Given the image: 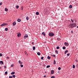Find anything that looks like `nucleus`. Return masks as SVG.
I'll use <instances>...</instances> for the list:
<instances>
[{
	"label": "nucleus",
	"instance_id": "1",
	"mask_svg": "<svg viewBox=\"0 0 78 78\" xmlns=\"http://www.w3.org/2000/svg\"><path fill=\"white\" fill-rule=\"evenodd\" d=\"M76 26H77V25L76 24H70L69 27V28H75V27H76Z\"/></svg>",
	"mask_w": 78,
	"mask_h": 78
},
{
	"label": "nucleus",
	"instance_id": "2",
	"mask_svg": "<svg viewBox=\"0 0 78 78\" xmlns=\"http://www.w3.org/2000/svg\"><path fill=\"white\" fill-rule=\"evenodd\" d=\"M55 34L53 32H50L49 33V35L50 37H53V36H54Z\"/></svg>",
	"mask_w": 78,
	"mask_h": 78
},
{
	"label": "nucleus",
	"instance_id": "3",
	"mask_svg": "<svg viewBox=\"0 0 78 78\" xmlns=\"http://www.w3.org/2000/svg\"><path fill=\"white\" fill-rule=\"evenodd\" d=\"M8 25V23H3L2 24H1L0 26L1 27H4V26H6V25Z\"/></svg>",
	"mask_w": 78,
	"mask_h": 78
},
{
	"label": "nucleus",
	"instance_id": "4",
	"mask_svg": "<svg viewBox=\"0 0 78 78\" xmlns=\"http://www.w3.org/2000/svg\"><path fill=\"white\" fill-rule=\"evenodd\" d=\"M64 45H65V46H66V47H68V46H69V43L67 42H65L64 43Z\"/></svg>",
	"mask_w": 78,
	"mask_h": 78
},
{
	"label": "nucleus",
	"instance_id": "5",
	"mask_svg": "<svg viewBox=\"0 0 78 78\" xmlns=\"http://www.w3.org/2000/svg\"><path fill=\"white\" fill-rule=\"evenodd\" d=\"M54 72H55V71H54V70H52L51 71V74H53Z\"/></svg>",
	"mask_w": 78,
	"mask_h": 78
},
{
	"label": "nucleus",
	"instance_id": "6",
	"mask_svg": "<svg viewBox=\"0 0 78 78\" xmlns=\"http://www.w3.org/2000/svg\"><path fill=\"white\" fill-rule=\"evenodd\" d=\"M28 36L27 34L25 35V36H24V39H25L26 37H28Z\"/></svg>",
	"mask_w": 78,
	"mask_h": 78
},
{
	"label": "nucleus",
	"instance_id": "7",
	"mask_svg": "<svg viewBox=\"0 0 78 78\" xmlns=\"http://www.w3.org/2000/svg\"><path fill=\"white\" fill-rule=\"evenodd\" d=\"M42 35H44V36H45V33L44 32H43L42 33Z\"/></svg>",
	"mask_w": 78,
	"mask_h": 78
},
{
	"label": "nucleus",
	"instance_id": "8",
	"mask_svg": "<svg viewBox=\"0 0 78 78\" xmlns=\"http://www.w3.org/2000/svg\"><path fill=\"white\" fill-rule=\"evenodd\" d=\"M0 64H1L2 65L3 64V61H0Z\"/></svg>",
	"mask_w": 78,
	"mask_h": 78
},
{
	"label": "nucleus",
	"instance_id": "9",
	"mask_svg": "<svg viewBox=\"0 0 78 78\" xmlns=\"http://www.w3.org/2000/svg\"><path fill=\"white\" fill-rule=\"evenodd\" d=\"M16 25V22H14L13 23V25Z\"/></svg>",
	"mask_w": 78,
	"mask_h": 78
},
{
	"label": "nucleus",
	"instance_id": "10",
	"mask_svg": "<svg viewBox=\"0 0 78 78\" xmlns=\"http://www.w3.org/2000/svg\"><path fill=\"white\" fill-rule=\"evenodd\" d=\"M17 21L18 22H21V19H18L17 20Z\"/></svg>",
	"mask_w": 78,
	"mask_h": 78
},
{
	"label": "nucleus",
	"instance_id": "11",
	"mask_svg": "<svg viewBox=\"0 0 78 78\" xmlns=\"http://www.w3.org/2000/svg\"><path fill=\"white\" fill-rule=\"evenodd\" d=\"M20 36H21V34H20V33H19L17 34L18 37H20Z\"/></svg>",
	"mask_w": 78,
	"mask_h": 78
},
{
	"label": "nucleus",
	"instance_id": "12",
	"mask_svg": "<svg viewBox=\"0 0 78 78\" xmlns=\"http://www.w3.org/2000/svg\"><path fill=\"white\" fill-rule=\"evenodd\" d=\"M68 50H66L65 52V54L66 55V53H67L68 52Z\"/></svg>",
	"mask_w": 78,
	"mask_h": 78
},
{
	"label": "nucleus",
	"instance_id": "13",
	"mask_svg": "<svg viewBox=\"0 0 78 78\" xmlns=\"http://www.w3.org/2000/svg\"><path fill=\"white\" fill-rule=\"evenodd\" d=\"M15 74V72H13L11 73V75H14Z\"/></svg>",
	"mask_w": 78,
	"mask_h": 78
},
{
	"label": "nucleus",
	"instance_id": "14",
	"mask_svg": "<svg viewBox=\"0 0 78 78\" xmlns=\"http://www.w3.org/2000/svg\"><path fill=\"white\" fill-rule=\"evenodd\" d=\"M5 11H8V9L7 8H5Z\"/></svg>",
	"mask_w": 78,
	"mask_h": 78
},
{
	"label": "nucleus",
	"instance_id": "15",
	"mask_svg": "<svg viewBox=\"0 0 78 78\" xmlns=\"http://www.w3.org/2000/svg\"><path fill=\"white\" fill-rule=\"evenodd\" d=\"M8 30V28H6L5 29V31H7Z\"/></svg>",
	"mask_w": 78,
	"mask_h": 78
},
{
	"label": "nucleus",
	"instance_id": "16",
	"mask_svg": "<svg viewBox=\"0 0 78 78\" xmlns=\"http://www.w3.org/2000/svg\"><path fill=\"white\" fill-rule=\"evenodd\" d=\"M36 15H39V12H36Z\"/></svg>",
	"mask_w": 78,
	"mask_h": 78
},
{
	"label": "nucleus",
	"instance_id": "17",
	"mask_svg": "<svg viewBox=\"0 0 78 78\" xmlns=\"http://www.w3.org/2000/svg\"><path fill=\"white\" fill-rule=\"evenodd\" d=\"M69 8H70V9L72 8V5H70L69 6Z\"/></svg>",
	"mask_w": 78,
	"mask_h": 78
},
{
	"label": "nucleus",
	"instance_id": "18",
	"mask_svg": "<svg viewBox=\"0 0 78 78\" xmlns=\"http://www.w3.org/2000/svg\"><path fill=\"white\" fill-rule=\"evenodd\" d=\"M47 58L48 59H50L51 58V57H50V56H48Z\"/></svg>",
	"mask_w": 78,
	"mask_h": 78
},
{
	"label": "nucleus",
	"instance_id": "19",
	"mask_svg": "<svg viewBox=\"0 0 78 78\" xmlns=\"http://www.w3.org/2000/svg\"><path fill=\"white\" fill-rule=\"evenodd\" d=\"M37 55H38V56H40V55H41V53H40V52H37Z\"/></svg>",
	"mask_w": 78,
	"mask_h": 78
},
{
	"label": "nucleus",
	"instance_id": "20",
	"mask_svg": "<svg viewBox=\"0 0 78 78\" xmlns=\"http://www.w3.org/2000/svg\"><path fill=\"white\" fill-rule=\"evenodd\" d=\"M19 7V5H16V9H18Z\"/></svg>",
	"mask_w": 78,
	"mask_h": 78
},
{
	"label": "nucleus",
	"instance_id": "21",
	"mask_svg": "<svg viewBox=\"0 0 78 78\" xmlns=\"http://www.w3.org/2000/svg\"><path fill=\"white\" fill-rule=\"evenodd\" d=\"M35 48H36V47H35V46L33 47V50H35Z\"/></svg>",
	"mask_w": 78,
	"mask_h": 78
},
{
	"label": "nucleus",
	"instance_id": "22",
	"mask_svg": "<svg viewBox=\"0 0 78 78\" xmlns=\"http://www.w3.org/2000/svg\"><path fill=\"white\" fill-rule=\"evenodd\" d=\"M66 47H65V46H64L62 47V49H63V50H65V49H66Z\"/></svg>",
	"mask_w": 78,
	"mask_h": 78
},
{
	"label": "nucleus",
	"instance_id": "23",
	"mask_svg": "<svg viewBox=\"0 0 78 78\" xmlns=\"http://www.w3.org/2000/svg\"><path fill=\"white\" fill-rule=\"evenodd\" d=\"M26 19L27 20H29V18L28 17H26Z\"/></svg>",
	"mask_w": 78,
	"mask_h": 78
},
{
	"label": "nucleus",
	"instance_id": "24",
	"mask_svg": "<svg viewBox=\"0 0 78 78\" xmlns=\"http://www.w3.org/2000/svg\"><path fill=\"white\" fill-rule=\"evenodd\" d=\"M49 67H50V65L47 66H46V68H49Z\"/></svg>",
	"mask_w": 78,
	"mask_h": 78
},
{
	"label": "nucleus",
	"instance_id": "25",
	"mask_svg": "<svg viewBox=\"0 0 78 78\" xmlns=\"http://www.w3.org/2000/svg\"><path fill=\"white\" fill-rule=\"evenodd\" d=\"M43 66H44V67H46V65L45 64H43Z\"/></svg>",
	"mask_w": 78,
	"mask_h": 78
},
{
	"label": "nucleus",
	"instance_id": "26",
	"mask_svg": "<svg viewBox=\"0 0 78 78\" xmlns=\"http://www.w3.org/2000/svg\"><path fill=\"white\" fill-rule=\"evenodd\" d=\"M73 69H75V65H73Z\"/></svg>",
	"mask_w": 78,
	"mask_h": 78
},
{
	"label": "nucleus",
	"instance_id": "27",
	"mask_svg": "<svg viewBox=\"0 0 78 78\" xmlns=\"http://www.w3.org/2000/svg\"><path fill=\"white\" fill-rule=\"evenodd\" d=\"M53 64H56V61L54 60Z\"/></svg>",
	"mask_w": 78,
	"mask_h": 78
},
{
	"label": "nucleus",
	"instance_id": "28",
	"mask_svg": "<svg viewBox=\"0 0 78 78\" xmlns=\"http://www.w3.org/2000/svg\"><path fill=\"white\" fill-rule=\"evenodd\" d=\"M12 77L13 78H15V77H16V75H12Z\"/></svg>",
	"mask_w": 78,
	"mask_h": 78
},
{
	"label": "nucleus",
	"instance_id": "29",
	"mask_svg": "<svg viewBox=\"0 0 78 78\" xmlns=\"http://www.w3.org/2000/svg\"><path fill=\"white\" fill-rule=\"evenodd\" d=\"M23 6H22L21 7V10L22 11V10H23Z\"/></svg>",
	"mask_w": 78,
	"mask_h": 78
},
{
	"label": "nucleus",
	"instance_id": "30",
	"mask_svg": "<svg viewBox=\"0 0 78 78\" xmlns=\"http://www.w3.org/2000/svg\"><path fill=\"white\" fill-rule=\"evenodd\" d=\"M51 56H53V57H55V56H56V55H51Z\"/></svg>",
	"mask_w": 78,
	"mask_h": 78
},
{
	"label": "nucleus",
	"instance_id": "31",
	"mask_svg": "<svg viewBox=\"0 0 78 78\" xmlns=\"http://www.w3.org/2000/svg\"><path fill=\"white\" fill-rule=\"evenodd\" d=\"M55 52H56V54H58V51L56 50Z\"/></svg>",
	"mask_w": 78,
	"mask_h": 78
},
{
	"label": "nucleus",
	"instance_id": "32",
	"mask_svg": "<svg viewBox=\"0 0 78 78\" xmlns=\"http://www.w3.org/2000/svg\"><path fill=\"white\" fill-rule=\"evenodd\" d=\"M61 67H59L58 68V70H61Z\"/></svg>",
	"mask_w": 78,
	"mask_h": 78
},
{
	"label": "nucleus",
	"instance_id": "33",
	"mask_svg": "<svg viewBox=\"0 0 78 78\" xmlns=\"http://www.w3.org/2000/svg\"><path fill=\"white\" fill-rule=\"evenodd\" d=\"M5 75H7V74H8V72L6 71V72H5Z\"/></svg>",
	"mask_w": 78,
	"mask_h": 78
},
{
	"label": "nucleus",
	"instance_id": "34",
	"mask_svg": "<svg viewBox=\"0 0 78 78\" xmlns=\"http://www.w3.org/2000/svg\"><path fill=\"white\" fill-rule=\"evenodd\" d=\"M67 56H70V54H69V53L67 54Z\"/></svg>",
	"mask_w": 78,
	"mask_h": 78
},
{
	"label": "nucleus",
	"instance_id": "35",
	"mask_svg": "<svg viewBox=\"0 0 78 78\" xmlns=\"http://www.w3.org/2000/svg\"><path fill=\"white\" fill-rule=\"evenodd\" d=\"M41 59H42V60H44V57H42L41 58Z\"/></svg>",
	"mask_w": 78,
	"mask_h": 78
},
{
	"label": "nucleus",
	"instance_id": "36",
	"mask_svg": "<svg viewBox=\"0 0 78 78\" xmlns=\"http://www.w3.org/2000/svg\"><path fill=\"white\" fill-rule=\"evenodd\" d=\"M20 66L21 67H23V65H20Z\"/></svg>",
	"mask_w": 78,
	"mask_h": 78
},
{
	"label": "nucleus",
	"instance_id": "37",
	"mask_svg": "<svg viewBox=\"0 0 78 78\" xmlns=\"http://www.w3.org/2000/svg\"><path fill=\"white\" fill-rule=\"evenodd\" d=\"M56 48L57 49H59V46L57 47Z\"/></svg>",
	"mask_w": 78,
	"mask_h": 78
},
{
	"label": "nucleus",
	"instance_id": "38",
	"mask_svg": "<svg viewBox=\"0 0 78 78\" xmlns=\"http://www.w3.org/2000/svg\"><path fill=\"white\" fill-rule=\"evenodd\" d=\"M3 56V54L2 53L0 54V56Z\"/></svg>",
	"mask_w": 78,
	"mask_h": 78
},
{
	"label": "nucleus",
	"instance_id": "39",
	"mask_svg": "<svg viewBox=\"0 0 78 78\" xmlns=\"http://www.w3.org/2000/svg\"><path fill=\"white\" fill-rule=\"evenodd\" d=\"M51 78H55V76H51Z\"/></svg>",
	"mask_w": 78,
	"mask_h": 78
},
{
	"label": "nucleus",
	"instance_id": "40",
	"mask_svg": "<svg viewBox=\"0 0 78 78\" xmlns=\"http://www.w3.org/2000/svg\"><path fill=\"white\" fill-rule=\"evenodd\" d=\"M57 40H58V41H60L61 40V39H60L59 38H58Z\"/></svg>",
	"mask_w": 78,
	"mask_h": 78
},
{
	"label": "nucleus",
	"instance_id": "41",
	"mask_svg": "<svg viewBox=\"0 0 78 78\" xmlns=\"http://www.w3.org/2000/svg\"><path fill=\"white\" fill-rule=\"evenodd\" d=\"M9 78H12V76H9Z\"/></svg>",
	"mask_w": 78,
	"mask_h": 78
},
{
	"label": "nucleus",
	"instance_id": "42",
	"mask_svg": "<svg viewBox=\"0 0 78 78\" xmlns=\"http://www.w3.org/2000/svg\"><path fill=\"white\" fill-rule=\"evenodd\" d=\"M18 62H19V64H20L21 62V61H20V60H19L18 61Z\"/></svg>",
	"mask_w": 78,
	"mask_h": 78
},
{
	"label": "nucleus",
	"instance_id": "43",
	"mask_svg": "<svg viewBox=\"0 0 78 78\" xmlns=\"http://www.w3.org/2000/svg\"><path fill=\"white\" fill-rule=\"evenodd\" d=\"M7 59H9V57L7 56L6 57Z\"/></svg>",
	"mask_w": 78,
	"mask_h": 78
},
{
	"label": "nucleus",
	"instance_id": "44",
	"mask_svg": "<svg viewBox=\"0 0 78 78\" xmlns=\"http://www.w3.org/2000/svg\"><path fill=\"white\" fill-rule=\"evenodd\" d=\"M71 20L72 22H74V21H73V20L72 19H71Z\"/></svg>",
	"mask_w": 78,
	"mask_h": 78
},
{
	"label": "nucleus",
	"instance_id": "45",
	"mask_svg": "<svg viewBox=\"0 0 78 78\" xmlns=\"http://www.w3.org/2000/svg\"><path fill=\"white\" fill-rule=\"evenodd\" d=\"M14 66V65H12L11 66V67H13V66Z\"/></svg>",
	"mask_w": 78,
	"mask_h": 78
},
{
	"label": "nucleus",
	"instance_id": "46",
	"mask_svg": "<svg viewBox=\"0 0 78 78\" xmlns=\"http://www.w3.org/2000/svg\"><path fill=\"white\" fill-rule=\"evenodd\" d=\"M2 5V2H0V5Z\"/></svg>",
	"mask_w": 78,
	"mask_h": 78
},
{
	"label": "nucleus",
	"instance_id": "47",
	"mask_svg": "<svg viewBox=\"0 0 78 78\" xmlns=\"http://www.w3.org/2000/svg\"><path fill=\"white\" fill-rule=\"evenodd\" d=\"M71 33H72V34H73V30H71Z\"/></svg>",
	"mask_w": 78,
	"mask_h": 78
},
{
	"label": "nucleus",
	"instance_id": "48",
	"mask_svg": "<svg viewBox=\"0 0 78 78\" xmlns=\"http://www.w3.org/2000/svg\"><path fill=\"white\" fill-rule=\"evenodd\" d=\"M76 67H78V64H77L76 65Z\"/></svg>",
	"mask_w": 78,
	"mask_h": 78
},
{
	"label": "nucleus",
	"instance_id": "49",
	"mask_svg": "<svg viewBox=\"0 0 78 78\" xmlns=\"http://www.w3.org/2000/svg\"><path fill=\"white\" fill-rule=\"evenodd\" d=\"M31 44H32V45H33L34 44V42H32Z\"/></svg>",
	"mask_w": 78,
	"mask_h": 78
},
{
	"label": "nucleus",
	"instance_id": "50",
	"mask_svg": "<svg viewBox=\"0 0 78 78\" xmlns=\"http://www.w3.org/2000/svg\"><path fill=\"white\" fill-rule=\"evenodd\" d=\"M4 68H6V66H4Z\"/></svg>",
	"mask_w": 78,
	"mask_h": 78
},
{
	"label": "nucleus",
	"instance_id": "51",
	"mask_svg": "<svg viewBox=\"0 0 78 78\" xmlns=\"http://www.w3.org/2000/svg\"><path fill=\"white\" fill-rule=\"evenodd\" d=\"M20 64H22V62H20Z\"/></svg>",
	"mask_w": 78,
	"mask_h": 78
},
{
	"label": "nucleus",
	"instance_id": "52",
	"mask_svg": "<svg viewBox=\"0 0 78 78\" xmlns=\"http://www.w3.org/2000/svg\"><path fill=\"white\" fill-rule=\"evenodd\" d=\"M73 23V24H74V23H75V24H76V23Z\"/></svg>",
	"mask_w": 78,
	"mask_h": 78
},
{
	"label": "nucleus",
	"instance_id": "53",
	"mask_svg": "<svg viewBox=\"0 0 78 78\" xmlns=\"http://www.w3.org/2000/svg\"><path fill=\"white\" fill-rule=\"evenodd\" d=\"M44 77H46V75L44 76Z\"/></svg>",
	"mask_w": 78,
	"mask_h": 78
},
{
	"label": "nucleus",
	"instance_id": "54",
	"mask_svg": "<svg viewBox=\"0 0 78 78\" xmlns=\"http://www.w3.org/2000/svg\"><path fill=\"white\" fill-rule=\"evenodd\" d=\"M44 73H47V72L45 71Z\"/></svg>",
	"mask_w": 78,
	"mask_h": 78
},
{
	"label": "nucleus",
	"instance_id": "55",
	"mask_svg": "<svg viewBox=\"0 0 78 78\" xmlns=\"http://www.w3.org/2000/svg\"><path fill=\"white\" fill-rule=\"evenodd\" d=\"M26 54H27V52H26L25 53V55H26Z\"/></svg>",
	"mask_w": 78,
	"mask_h": 78
},
{
	"label": "nucleus",
	"instance_id": "56",
	"mask_svg": "<svg viewBox=\"0 0 78 78\" xmlns=\"http://www.w3.org/2000/svg\"><path fill=\"white\" fill-rule=\"evenodd\" d=\"M75 20V22H76V20Z\"/></svg>",
	"mask_w": 78,
	"mask_h": 78
},
{
	"label": "nucleus",
	"instance_id": "57",
	"mask_svg": "<svg viewBox=\"0 0 78 78\" xmlns=\"http://www.w3.org/2000/svg\"><path fill=\"white\" fill-rule=\"evenodd\" d=\"M24 53H26V51H24Z\"/></svg>",
	"mask_w": 78,
	"mask_h": 78
},
{
	"label": "nucleus",
	"instance_id": "58",
	"mask_svg": "<svg viewBox=\"0 0 78 78\" xmlns=\"http://www.w3.org/2000/svg\"><path fill=\"white\" fill-rule=\"evenodd\" d=\"M77 28H78V26L77 27Z\"/></svg>",
	"mask_w": 78,
	"mask_h": 78
},
{
	"label": "nucleus",
	"instance_id": "59",
	"mask_svg": "<svg viewBox=\"0 0 78 78\" xmlns=\"http://www.w3.org/2000/svg\"><path fill=\"white\" fill-rule=\"evenodd\" d=\"M27 55H28V54H27Z\"/></svg>",
	"mask_w": 78,
	"mask_h": 78
}]
</instances>
